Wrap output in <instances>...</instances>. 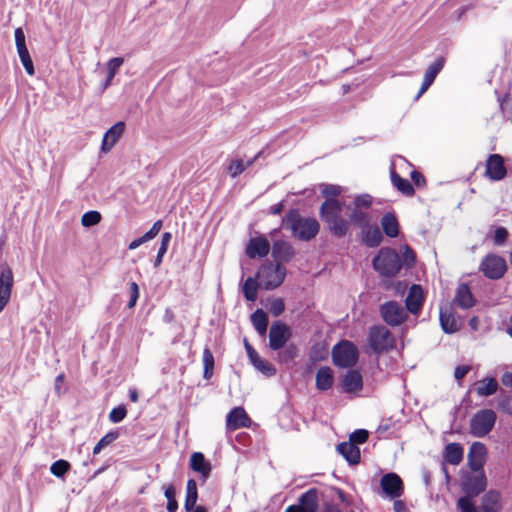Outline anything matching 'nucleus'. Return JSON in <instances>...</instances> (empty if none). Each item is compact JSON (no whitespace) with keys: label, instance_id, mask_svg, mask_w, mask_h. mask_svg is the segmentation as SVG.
<instances>
[{"label":"nucleus","instance_id":"obj_11","mask_svg":"<svg viewBox=\"0 0 512 512\" xmlns=\"http://www.w3.org/2000/svg\"><path fill=\"white\" fill-rule=\"evenodd\" d=\"M473 474L467 475L462 482L463 490L469 496H477L486 488L487 481L483 470L473 471Z\"/></svg>","mask_w":512,"mask_h":512},{"label":"nucleus","instance_id":"obj_47","mask_svg":"<svg viewBox=\"0 0 512 512\" xmlns=\"http://www.w3.org/2000/svg\"><path fill=\"white\" fill-rule=\"evenodd\" d=\"M126 415H127L126 407L124 405H119L110 411L109 420L112 423H119L126 417Z\"/></svg>","mask_w":512,"mask_h":512},{"label":"nucleus","instance_id":"obj_64","mask_svg":"<svg viewBox=\"0 0 512 512\" xmlns=\"http://www.w3.org/2000/svg\"><path fill=\"white\" fill-rule=\"evenodd\" d=\"M502 384H512V373L506 372L501 377Z\"/></svg>","mask_w":512,"mask_h":512},{"label":"nucleus","instance_id":"obj_55","mask_svg":"<svg viewBox=\"0 0 512 512\" xmlns=\"http://www.w3.org/2000/svg\"><path fill=\"white\" fill-rule=\"evenodd\" d=\"M129 295H130V299H129V302H128V308H133L136 303H137V300L139 298V287L137 285L136 282H131L130 285H129Z\"/></svg>","mask_w":512,"mask_h":512},{"label":"nucleus","instance_id":"obj_26","mask_svg":"<svg viewBox=\"0 0 512 512\" xmlns=\"http://www.w3.org/2000/svg\"><path fill=\"white\" fill-rule=\"evenodd\" d=\"M298 505L304 512H316L318 509V492L315 488H311L303 493L299 500Z\"/></svg>","mask_w":512,"mask_h":512},{"label":"nucleus","instance_id":"obj_56","mask_svg":"<svg viewBox=\"0 0 512 512\" xmlns=\"http://www.w3.org/2000/svg\"><path fill=\"white\" fill-rule=\"evenodd\" d=\"M14 36L17 50L27 48L25 42V34L22 28H17L15 30Z\"/></svg>","mask_w":512,"mask_h":512},{"label":"nucleus","instance_id":"obj_50","mask_svg":"<svg viewBox=\"0 0 512 512\" xmlns=\"http://www.w3.org/2000/svg\"><path fill=\"white\" fill-rule=\"evenodd\" d=\"M354 209H368L372 205V197L369 194L358 195L354 199Z\"/></svg>","mask_w":512,"mask_h":512},{"label":"nucleus","instance_id":"obj_12","mask_svg":"<svg viewBox=\"0 0 512 512\" xmlns=\"http://www.w3.org/2000/svg\"><path fill=\"white\" fill-rule=\"evenodd\" d=\"M289 338V327L281 321L274 322L269 331V346L272 350L284 347Z\"/></svg>","mask_w":512,"mask_h":512},{"label":"nucleus","instance_id":"obj_7","mask_svg":"<svg viewBox=\"0 0 512 512\" xmlns=\"http://www.w3.org/2000/svg\"><path fill=\"white\" fill-rule=\"evenodd\" d=\"M368 343L374 352L380 353L392 349L395 339L393 334L385 326L378 325L370 328Z\"/></svg>","mask_w":512,"mask_h":512},{"label":"nucleus","instance_id":"obj_41","mask_svg":"<svg viewBox=\"0 0 512 512\" xmlns=\"http://www.w3.org/2000/svg\"><path fill=\"white\" fill-rule=\"evenodd\" d=\"M333 370L328 366L318 369L316 374V384H333Z\"/></svg>","mask_w":512,"mask_h":512},{"label":"nucleus","instance_id":"obj_1","mask_svg":"<svg viewBox=\"0 0 512 512\" xmlns=\"http://www.w3.org/2000/svg\"><path fill=\"white\" fill-rule=\"evenodd\" d=\"M282 226L289 229L292 235L301 241L314 239L320 230L315 218L303 217L297 209H291L282 219Z\"/></svg>","mask_w":512,"mask_h":512},{"label":"nucleus","instance_id":"obj_28","mask_svg":"<svg viewBox=\"0 0 512 512\" xmlns=\"http://www.w3.org/2000/svg\"><path fill=\"white\" fill-rule=\"evenodd\" d=\"M381 226L384 233L391 238H395L399 234V223L394 213H385L381 219Z\"/></svg>","mask_w":512,"mask_h":512},{"label":"nucleus","instance_id":"obj_21","mask_svg":"<svg viewBox=\"0 0 512 512\" xmlns=\"http://www.w3.org/2000/svg\"><path fill=\"white\" fill-rule=\"evenodd\" d=\"M295 255L293 246L285 240H277L272 246V257L280 264V262H289Z\"/></svg>","mask_w":512,"mask_h":512},{"label":"nucleus","instance_id":"obj_49","mask_svg":"<svg viewBox=\"0 0 512 512\" xmlns=\"http://www.w3.org/2000/svg\"><path fill=\"white\" fill-rule=\"evenodd\" d=\"M457 507L460 512H478L468 496L459 498L457 501Z\"/></svg>","mask_w":512,"mask_h":512},{"label":"nucleus","instance_id":"obj_63","mask_svg":"<svg viewBox=\"0 0 512 512\" xmlns=\"http://www.w3.org/2000/svg\"><path fill=\"white\" fill-rule=\"evenodd\" d=\"M147 241H148V239H146V238H145V235H143L142 237H139V238H137V239L133 240V241L129 244L128 248H129L130 250H134V249L138 248L140 245H142L143 243H145V242H147Z\"/></svg>","mask_w":512,"mask_h":512},{"label":"nucleus","instance_id":"obj_3","mask_svg":"<svg viewBox=\"0 0 512 512\" xmlns=\"http://www.w3.org/2000/svg\"><path fill=\"white\" fill-rule=\"evenodd\" d=\"M373 268L384 277H394L401 270L402 261L394 249L382 248L373 259Z\"/></svg>","mask_w":512,"mask_h":512},{"label":"nucleus","instance_id":"obj_57","mask_svg":"<svg viewBox=\"0 0 512 512\" xmlns=\"http://www.w3.org/2000/svg\"><path fill=\"white\" fill-rule=\"evenodd\" d=\"M363 386H340V393L350 397L359 396Z\"/></svg>","mask_w":512,"mask_h":512},{"label":"nucleus","instance_id":"obj_61","mask_svg":"<svg viewBox=\"0 0 512 512\" xmlns=\"http://www.w3.org/2000/svg\"><path fill=\"white\" fill-rule=\"evenodd\" d=\"M411 179L413 180L415 185L418 187L423 186L426 183L424 176L416 170L411 172Z\"/></svg>","mask_w":512,"mask_h":512},{"label":"nucleus","instance_id":"obj_20","mask_svg":"<svg viewBox=\"0 0 512 512\" xmlns=\"http://www.w3.org/2000/svg\"><path fill=\"white\" fill-rule=\"evenodd\" d=\"M250 418L241 407L233 408L226 417V426L228 430H236L250 425Z\"/></svg>","mask_w":512,"mask_h":512},{"label":"nucleus","instance_id":"obj_23","mask_svg":"<svg viewBox=\"0 0 512 512\" xmlns=\"http://www.w3.org/2000/svg\"><path fill=\"white\" fill-rule=\"evenodd\" d=\"M125 129V123L122 121L114 124L110 129L106 131L102 140L101 149L104 152H108L119 140Z\"/></svg>","mask_w":512,"mask_h":512},{"label":"nucleus","instance_id":"obj_35","mask_svg":"<svg viewBox=\"0 0 512 512\" xmlns=\"http://www.w3.org/2000/svg\"><path fill=\"white\" fill-rule=\"evenodd\" d=\"M259 288L258 279L248 277L243 285V294L247 301H255L257 299V292Z\"/></svg>","mask_w":512,"mask_h":512},{"label":"nucleus","instance_id":"obj_45","mask_svg":"<svg viewBox=\"0 0 512 512\" xmlns=\"http://www.w3.org/2000/svg\"><path fill=\"white\" fill-rule=\"evenodd\" d=\"M117 438H118V433L117 432H109V433H107L95 445V447L93 448V454L94 455L99 454L100 451L104 447H106V446L110 445L111 443H113Z\"/></svg>","mask_w":512,"mask_h":512},{"label":"nucleus","instance_id":"obj_39","mask_svg":"<svg viewBox=\"0 0 512 512\" xmlns=\"http://www.w3.org/2000/svg\"><path fill=\"white\" fill-rule=\"evenodd\" d=\"M491 405H496L504 412H512V396L505 391H500L496 399L491 402Z\"/></svg>","mask_w":512,"mask_h":512},{"label":"nucleus","instance_id":"obj_54","mask_svg":"<svg viewBox=\"0 0 512 512\" xmlns=\"http://www.w3.org/2000/svg\"><path fill=\"white\" fill-rule=\"evenodd\" d=\"M269 310L273 316H280L285 310V304L283 299H273V301L270 303Z\"/></svg>","mask_w":512,"mask_h":512},{"label":"nucleus","instance_id":"obj_30","mask_svg":"<svg viewBox=\"0 0 512 512\" xmlns=\"http://www.w3.org/2000/svg\"><path fill=\"white\" fill-rule=\"evenodd\" d=\"M444 459L451 465H458L463 459V447L459 443H449L444 450Z\"/></svg>","mask_w":512,"mask_h":512},{"label":"nucleus","instance_id":"obj_60","mask_svg":"<svg viewBox=\"0 0 512 512\" xmlns=\"http://www.w3.org/2000/svg\"><path fill=\"white\" fill-rule=\"evenodd\" d=\"M498 386H478L477 393L480 396H490L497 392Z\"/></svg>","mask_w":512,"mask_h":512},{"label":"nucleus","instance_id":"obj_18","mask_svg":"<svg viewBox=\"0 0 512 512\" xmlns=\"http://www.w3.org/2000/svg\"><path fill=\"white\" fill-rule=\"evenodd\" d=\"M486 458V447L480 442H475L470 446L467 460L472 471L482 470Z\"/></svg>","mask_w":512,"mask_h":512},{"label":"nucleus","instance_id":"obj_22","mask_svg":"<svg viewBox=\"0 0 512 512\" xmlns=\"http://www.w3.org/2000/svg\"><path fill=\"white\" fill-rule=\"evenodd\" d=\"M190 467L200 474L202 482H205L209 478L212 470L211 463L205 459L204 454L201 452H194L191 455Z\"/></svg>","mask_w":512,"mask_h":512},{"label":"nucleus","instance_id":"obj_2","mask_svg":"<svg viewBox=\"0 0 512 512\" xmlns=\"http://www.w3.org/2000/svg\"><path fill=\"white\" fill-rule=\"evenodd\" d=\"M343 203L338 199H326L320 206L319 215L335 237H344L349 228V222L342 217Z\"/></svg>","mask_w":512,"mask_h":512},{"label":"nucleus","instance_id":"obj_43","mask_svg":"<svg viewBox=\"0 0 512 512\" xmlns=\"http://www.w3.org/2000/svg\"><path fill=\"white\" fill-rule=\"evenodd\" d=\"M17 52H18L19 58L23 64V67H24L25 71L27 72V74H29L31 76L34 75V73H35L34 65H33V61L30 57L28 49L27 48L20 49V50H17Z\"/></svg>","mask_w":512,"mask_h":512},{"label":"nucleus","instance_id":"obj_16","mask_svg":"<svg viewBox=\"0 0 512 512\" xmlns=\"http://www.w3.org/2000/svg\"><path fill=\"white\" fill-rule=\"evenodd\" d=\"M439 320L442 330L447 334L457 332L462 326V321L455 317L453 309L448 306L440 308Z\"/></svg>","mask_w":512,"mask_h":512},{"label":"nucleus","instance_id":"obj_25","mask_svg":"<svg viewBox=\"0 0 512 512\" xmlns=\"http://www.w3.org/2000/svg\"><path fill=\"white\" fill-rule=\"evenodd\" d=\"M362 240L368 247H378L382 240V233L377 225H368L365 229H362Z\"/></svg>","mask_w":512,"mask_h":512},{"label":"nucleus","instance_id":"obj_13","mask_svg":"<svg viewBox=\"0 0 512 512\" xmlns=\"http://www.w3.org/2000/svg\"><path fill=\"white\" fill-rule=\"evenodd\" d=\"M445 62H446V58L444 56H439L435 59L434 62H432L429 65V67L427 68V70L424 73L423 82L421 84L419 92L417 93V95L415 97V100H418L433 84L437 75L443 69Z\"/></svg>","mask_w":512,"mask_h":512},{"label":"nucleus","instance_id":"obj_31","mask_svg":"<svg viewBox=\"0 0 512 512\" xmlns=\"http://www.w3.org/2000/svg\"><path fill=\"white\" fill-rule=\"evenodd\" d=\"M249 359L254 367L265 375H273L276 370L271 363L261 358L255 349L249 351Z\"/></svg>","mask_w":512,"mask_h":512},{"label":"nucleus","instance_id":"obj_4","mask_svg":"<svg viewBox=\"0 0 512 512\" xmlns=\"http://www.w3.org/2000/svg\"><path fill=\"white\" fill-rule=\"evenodd\" d=\"M285 275L286 269L281 264L267 262L260 266L256 277L264 289L273 290L283 283Z\"/></svg>","mask_w":512,"mask_h":512},{"label":"nucleus","instance_id":"obj_51","mask_svg":"<svg viewBox=\"0 0 512 512\" xmlns=\"http://www.w3.org/2000/svg\"><path fill=\"white\" fill-rule=\"evenodd\" d=\"M369 433L365 429H358L350 435V442L356 444H362L367 441Z\"/></svg>","mask_w":512,"mask_h":512},{"label":"nucleus","instance_id":"obj_8","mask_svg":"<svg viewBox=\"0 0 512 512\" xmlns=\"http://www.w3.org/2000/svg\"><path fill=\"white\" fill-rule=\"evenodd\" d=\"M380 315L385 323L395 327L401 325L408 317L405 307L397 301H388L380 305Z\"/></svg>","mask_w":512,"mask_h":512},{"label":"nucleus","instance_id":"obj_40","mask_svg":"<svg viewBox=\"0 0 512 512\" xmlns=\"http://www.w3.org/2000/svg\"><path fill=\"white\" fill-rule=\"evenodd\" d=\"M203 376L206 380H209L213 375L214 370V356L211 352V350L206 347L203 351Z\"/></svg>","mask_w":512,"mask_h":512},{"label":"nucleus","instance_id":"obj_52","mask_svg":"<svg viewBox=\"0 0 512 512\" xmlns=\"http://www.w3.org/2000/svg\"><path fill=\"white\" fill-rule=\"evenodd\" d=\"M342 384H362V376L358 370H349Z\"/></svg>","mask_w":512,"mask_h":512},{"label":"nucleus","instance_id":"obj_15","mask_svg":"<svg viewBox=\"0 0 512 512\" xmlns=\"http://www.w3.org/2000/svg\"><path fill=\"white\" fill-rule=\"evenodd\" d=\"M504 158L500 154H492L486 162V175L493 181H499L506 176Z\"/></svg>","mask_w":512,"mask_h":512},{"label":"nucleus","instance_id":"obj_44","mask_svg":"<svg viewBox=\"0 0 512 512\" xmlns=\"http://www.w3.org/2000/svg\"><path fill=\"white\" fill-rule=\"evenodd\" d=\"M102 219L101 214L98 211H88L81 217V224L84 227H91L97 225Z\"/></svg>","mask_w":512,"mask_h":512},{"label":"nucleus","instance_id":"obj_19","mask_svg":"<svg viewBox=\"0 0 512 512\" xmlns=\"http://www.w3.org/2000/svg\"><path fill=\"white\" fill-rule=\"evenodd\" d=\"M423 300L424 297L422 287L420 285L413 284L410 287L408 295L405 299V309L407 312L416 315L422 308Z\"/></svg>","mask_w":512,"mask_h":512},{"label":"nucleus","instance_id":"obj_17","mask_svg":"<svg viewBox=\"0 0 512 512\" xmlns=\"http://www.w3.org/2000/svg\"><path fill=\"white\" fill-rule=\"evenodd\" d=\"M269 251L270 243L263 236L251 238L245 249V253L250 259L263 258L268 255Z\"/></svg>","mask_w":512,"mask_h":512},{"label":"nucleus","instance_id":"obj_58","mask_svg":"<svg viewBox=\"0 0 512 512\" xmlns=\"http://www.w3.org/2000/svg\"><path fill=\"white\" fill-rule=\"evenodd\" d=\"M161 227H162L161 220H157L156 222H154V224L149 229V231H147L144 234L145 238L148 239V241L152 240L159 233V231L161 230Z\"/></svg>","mask_w":512,"mask_h":512},{"label":"nucleus","instance_id":"obj_6","mask_svg":"<svg viewBox=\"0 0 512 512\" xmlns=\"http://www.w3.org/2000/svg\"><path fill=\"white\" fill-rule=\"evenodd\" d=\"M496 419L497 415L493 410H479L470 420V433L479 438L486 436L493 429Z\"/></svg>","mask_w":512,"mask_h":512},{"label":"nucleus","instance_id":"obj_9","mask_svg":"<svg viewBox=\"0 0 512 512\" xmlns=\"http://www.w3.org/2000/svg\"><path fill=\"white\" fill-rule=\"evenodd\" d=\"M507 265L501 256L495 254L487 255L481 262L480 270L490 279H499L506 272Z\"/></svg>","mask_w":512,"mask_h":512},{"label":"nucleus","instance_id":"obj_33","mask_svg":"<svg viewBox=\"0 0 512 512\" xmlns=\"http://www.w3.org/2000/svg\"><path fill=\"white\" fill-rule=\"evenodd\" d=\"M198 498L197 483L194 479H189L186 485V498L184 508L187 512L192 511Z\"/></svg>","mask_w":512,"mask_h":512},{"label":"nucleus","instance_id":"obj_24","mask_svg":"<svg viewBox=\"0 0 512 512\" xmlns=\"http://www.w3.org/2000/svg\"><path fill=\"white\" fill-rule=\"evenodd\" d=\"M454 303L462 309H469L475 305L474 296L467 284L463 283L458 286Z\"/></svg>","mask_w":512,"mask_h":512},{"label":"nucleus","instance_id":"obj_34","mask_svg":"<svg viewBox=\"0 0 512 512\" xmlns=\"http://www.w3.org/2000/svg\"><path fill=\"white\" fill-rule=\"evenodd\" d=\"M257 157L258 155H256L253 159L249 160L246 163H244V161L241 159L231 160L227 167L228 173L232 178L237 177L238 175L243 173L249 166H251Z\"/></svg>","mask_w":512,"mask_h":512},{"label":"nucleus","instance_id":"obj_5","mask_svg":"<svg viewBox=\"0 0 512 512\" xmlns=\"http://www.w3.org/2000/svg\"><path fill=\"white\" fill-rule=\"evenodd\" d=\"M359 351L357 347L348 340L337 343L332 348L333 363L342 368H352L358 361Z\"/></svg>","mask_w":512,"mask_h":512},{"label":"nucleus","instance_id":"obj_29","mask_svg":"<svg viewBox=\"0 0 512 512\" xmlns=\"http://www.w3.org/2000/svg\"><path fill=\"white\" fill-rule=\"evenodd\" d=\"M390 175L392 184L399 192L409 197L414 195L415 190L409 180L402 178L393 168L391 169Z\"/></svg>","mask_w":512,"mask_h":512},{"label":"nucleus","instance_id":"obj_48","mask_svg":"<svg viewBox=\"0 0 512 512\" xmlns=\"http://www.w3.org/2000/svg\"><path fill=\"white\" fill-rule=\"evenodd\" d=\"M342 192V189L340 186L332 185V184H325L323 185V188L321 190V193L326 199H336L337 196H339Z\"/></svg>","mask_w":512,"mask_h":512},{"label":"nucleus","instance_id":"obj_14","mask_svg":"<svg viewBox=\"0 0 512 512\" xmlns=\"http://www.w3.org/2000/svg\"><path fill=\"white\" fill-rule=\"evenodd\" d=\"M383 492L391 499L398 498L403 493V482L395 473H387L380 481Z\"/></svg>","mask_w":512,"mask_h":512},{"label":"nucleus","instance_id":"obj_36","mask_svg":"<svg viewBox=\"0 0 512 512\" xmlns=\"http://www.w3.org/2000/svg\"><path fill=\"white\" fill-rule=\"evenodd\" d=\"M350 221L358 226L359 228L365 229V227H368L371 222V217L369 213L362 211L360 209H354L350 214Z\"/></svg>","mask_w":512,"mask_h":512},{"label":"nucleus","instance_id":"obj_42","mask_svg":"<svg viewBox=\"0 0 512 512\" xmlns=\"http://www.w3.org/2000/svg\"><path fill=\"white\" fill-rule=\"evenodd\" d=\"M164 495L167 499V511L176 512L178 509V502L176 501V490L173 485H168L164 489Z\"/></svg>","mask_w":512,"mask_h":512},{"label":"nucleus","instance_id":"obj_59","mask_svg":"<svg viewBox=\"0 0 512 512\" xmlns=\"http://www.w3.org/2000/svg\"><path fill=\"white\" fill-rule=\"evenodd\" d=\"M471 370V367L468 365H460L455 368L454 377L457 381H461Z\"/></svg>","mask_w":512,"mask_h":512},{"label":"nucleus","instance_id":"obj_38","mask_svg":"<svg viewBox=\"0 0 512 512\" xmlns=\"http://www.w3.org/2000/svg\"><path fill=\"white\" fill-rule=\"evenodd\" d=\"M123 63H124V59L122 57H115L108 61V63H107L108 74H107V78L104 83V88H107L111 84L118 69L123 65Z\"/></svg>","mask_w":512,"mask_h":512},{"label":"nucleus","instance_id":"obj_27","mask_svg":"<svg viewBox=\"0 0 512 512\" xmlns=\"http://www.w3.org/2000/svg\"><path fill=\"white\" fill-rule=\"evenodd\" d=\"M337 451L350 463L357 464L360 461V450L352 442H343L337 445Z\"/></svg>","mask_w":512,"mask_h":512},{"label":"nucleus","instance_id":"obj_10","mask_svg":"<svg viewBox=\"0 0 512 512\" xmlns=\"http://www.w3.org/2000/svg\"><path fill=\"white\" fill-rule=\"evenodd\" d=\"M14 279L11 268L6 264H0V312L4 310L11 297Z\"/></svg>","mask_w":512,"mask_h":512},{"label":"nucleus","instance_id":"obj_62","mask_svg":"<svg viewBox=\"0 0 512 512\" xmlns=\"http://www.w3.org/2000/svg\"><path fill=\"white\" fill-rule=\"evenodd\" d=\"M284 208H285V202L280 201L279 203H277L269 208V213L272 215H279L282 213Z\"/></svg>","mask_w":512,"mask_h":512},{"label":"nucleus","instance_id":"obj_37","mask_svg":"<svg viewBox=\"0 0 512 512\" xmlns=\"http://www.w3.org/2000/svg\"><path fill=\"white\" fill-rule=\"evenodd\" d=\"M500 494L496 491H489L483 497L482 510H494L498 512Z\"/></svg>","mask_w":512,"mask_h":512},{"label":"nucleus","instance_id":"obj_32","mask_svg":"<svg viewBox=\"0 0 512 512\" xmlns=\"http://www.w3.org/2000/svg\"><path fill=\"white\" fill-rule=\"evenodd\" d=\"M268 321V315L262 309H257L251 315L252 325L261 336H264L267 332Z\"/></svg>","mask_w":512,"mask_h":512},{"label":"nucleus","instance_id":"obj_53","mask_svg":"<svg viewBox=\"0 0 512 512\" xmlns=\"http://www.w3.org/2000/svg\"><path fill=\"white\" fill-rule=\"evenodd\" d=\"M508 238V231L504 227H497L494 231L493 242L495 245H503Z\"/></svg>","mask_w":512,"mask_h":512},{"label":"nucleus","instance_id":"obj_46","mask_svg":"<svg viewBox=\"0 0 512 512\" xmlns=\"http://www.w3.org/2000/svg\"><path fill=\"white\" fill-rule=\"evenodd\" d=\"M70 464L63 459L55 461L51 467L50 472L56 477H63L65 473L69 470Z\"/></svg>","mask_w":512,"mask_h":512}]
</instances>
